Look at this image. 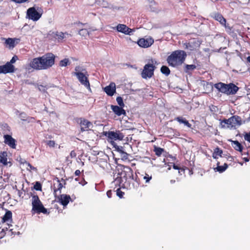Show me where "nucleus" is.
<instances>
[{
  "label": "nucleus",
  "mask_w": 250,
  "mask_h": 250,
  "mask_svg": "<svg viewBox=\"0 0 250 250\" xmlns=\"http://www.w3.org/2000/svg\"><path fill=\"white\" fill-rule=\"evenodd\" d=\"M76 121L80 125L82 132L88 131L93 127L92 123L83 118H77Z\"/></svg>",
  "instance_id": "9"
},
{
  "label": "nucleus",
  "mask_w": 250,
  "mask_h": 250,
  "mask_svg": "<svg viewBox=\"0 0 250 250\" xmlns=\"http://www.w3.org/2000/svg\"><path fill=\"white\" fill-rule=\"evenodd\" d=\"M15 71V67L10 62H6L4 65L0 66V74L13 73Z\"/></svg>",
  "instance_id": "14"
},
{
  "label": "nucleus",
  "mask_w": 250,
  "mask_h": 250,
  "mask_svg": "<svg viewBox=\"0 0 250 250\" xmlns=\"http://www.w3.org/2000/svg\"><path fill=\"white\" fill-rule=\"evenodd\" d=\"M54 181L57 182V183H54L53 186V190H54V194L55 197H57V192L58 191H60V193H61V190L62 189L63 186L62 183L61 182H62L64 184H65V181L62 178L61 181L57 177L54 179Z\"/></svg>",
  "instance_id": "15"
},
{
  "label": "nucleus",
  "mask_w": 250,
  "mask_h": 250,
  "mask_svg": "<svg viewBox=\"0 0 250 250\" xmlns=\"http://www.w3.org/2000/svg\"><path fill=\"white\" fill-rule=\"evenodd\" d=\"M42 64L41 57L34 58L31 60L30 63L28 64V69H30L31 68L36 70H44Z\"/></svg>",
  "instance_id": "11"
},
{
  "label": "nucleus",
  "mask_w": 250,
  "mask_h": 250,
  "mask_svg": "<svg viewBox=\"0 0 250 250\" xmlns=\"http://www.w3.org/2000/svg\"><path fill=\"white\" fill-rule=\"evenodd\" d=\"M32 214H48L47 209L45 208L37 195H34L32 197Z\"/></svg>",
  "instance_id": "5"
},
{
  "label": "nucleus",
  "mask_w": 250,
  "mask_h": 250,
  "mask_svg": "<svg viewBox=\"0 0 250 250\" xmlns=\"http://www.w3.org/2000/svg\"><path fill=\"white\" fill-rule=\"evenodd\" d=\"M105 135L112 141H122L125 137V135L120 130L108 131L105 133Z\"/></svg>",
  "instance_id": "10"
},
{
  "label": "nucleus",
  "mask_w": 250,
  "mask_h": 250,
  "mask_svg": "<svg viewBox=\"0 0 250 250\" xmlns=\"http://www.w3.org/2000/svg\"><path fill=\"white\" fill-rule=\"evenodd\" d=\"M196 66L195 64H186L185 66V71L188 72L189 70H193L196 68Z\"/></svg>",
  "instance_id": "37"
},
{
  "label": "nucleus",
  "mask_w": 250,
  "mask_h": 250,
  "mask_svg": "<svg viewBox=\"0 0 250 250\" xmlns=\"http://www.w3.org/2000/svg\"><path fill=\"white\" fill-rule=\"evenodd\" d=\"M34 188L37 190H41L42 187L41 184L37 182L35 186H34Z\"/></svg>",
  "instance_id": "45"
},
{
  "label": "nucleus",
  "mask_w": 250,
  "mask_h": 250,
  "mask_svg": "<svg viewBox=\"0 0 250 250\" xmlns=\"http://www.w3.org/2000/svg\"><path fill=\"white\" fill-rule=\"evenodd\" d=\"M19 163L21 164H26V163H27V162L25 160L21 158L20 160H19Z\"/></svg>",
  "instance_id": "52"
},
{
  "label": "nucleus",
  "mask_w": 250,
  "mask_h": 250,
  "mask_svg": "<svg viewBox=\"0 0 250 250\" xmlns=\"http://www.w3.org/2000/svg\"><path fill=\"white\" fill-rule=\"evenodd\" d=\"M173 167L175 169H180V167L178 166L175 165V164L173 165Z\"/></svg>",
  "instance_id": "54"
},
{
  "label": "nucleus",
  "mask_w": 250,
  "mask_h": 250,
  "mask_svg": "<svg viewBox=\"0 0 250 250\" xmlns=\"http://www.w3.org/2000/svg\"><path fill=\"white\" fill-rule=\"evenodd\" d=\"M79 183L81 184L82 186H84L87 184V182L85 181V179L83 178L82 180L79 182Z\"/></svg>",
  "instance_id": "50"
},
{
  "label": "nucleus",
  "mask_w": 250,
  "mask_h": 250,
  "mask_svg": "<svg viewBox=\"0 0 250 250\" xmlns=\"http://www.w3.org/2000/svg\"><path fill=\"white\" fill-rule=\"evenodd\" d=\"M175 182V180H170V183H171V184H173V183H174Z\"/></svg>",
  "instance_id": "56"
},
{
  "label": "nucleus",
  "mask_w": 250,
  "mask_h": 250,
  "mask_svg": "<svg viewBox=\"0 0 250 250\" xmlns=\"http://www.w3.org/2000/svg\"><path fill=\"white\" fill-rule=\"evenodd\" d=\"M214 87L220 92L227 95H234L239 89V88L232 83L227 84L219 82L214 84Z\"/></svg>",
  "instance_id": "4"
},
{
  "label": "nucleus",
  "mask_w": 250,
  "mask_h": 250,
  "mask_svg": "<svg viewBox=\"0 0 250 250\" xmlns=\"http://www.w3.org/2000/svg\"><path fill=\"white\" fill-rule=\"evenodd\" d=\"M161 71L163 74H165L167 76H168L170 73L169 68L165 65H163L161 67Z\"/></svg>",
  "instance_id": "35"
},
{
  "label": "nucleus",
  "mask_w": 250,
  "mask_h": 250,
  "mask_svg": "<svg viewBox=\"0 0 250 250\" xmlns=\"http://www.w3.org/2000/svg\"><path fill=\"white\" fill-rule=\"evenodd\" d=\"M117 175L113 182L114 185L122 188H137L140 184L137 175H134L133 171L129 167L124 166L117 169Z\"/></svg>",
  "instance_id": "1"
},
{
  "label": "nucleus",
  "mask_w": 250,
  "mask_h": 250,
  "mask_svg": "<svg viewBox=\"0 0 250 250\" xmlns=\"http://www.w3.org/2000/svg\"><path fill=\"white\" fill-rule=\"evenodd\" d=\"M79 179V178H75V180L78 181Z\"/></svg>",
  "instance_id": "59"
},
{
  "label": "nucleus",
  "mask_w": 250,
  "mask_h": 250,
  "mask_svg": "<svg viewBox=\"0 0 250 250\" xmlns=\"http://www.w3.org/2000/svg\"><path fill=\"white\" fill-rule=\"evenodd\" d=\"M174 120L177 121L180 124H184L185 125L190 128H192L191 125L188 122V120H187L185 118H183V117H177L175 118Z\"/></svg>",
  "instance_id": "29"
},
{
  "label": "nucleus",
  "mask_w": 250,
  "mask_h": 250,
  "mask_svg": "<svg viewBox=\"0 0 250 250\" xmlns=\"http://www.w3.org/2000/svg\"><path fill=\"white\" fill-rule=\"evenodd\" d=\"M70 62L68 59L65 58L60 62L59 65L62 67L70 65Z\"/></svg>",
  "instance_id": "34"
},
{
  "label": "nucleus",
  "mask_w": 250,
  "mask_h": 250,
  "mask_svg": "<svg viewBox=\"0 0 250 250\" xmlns=\"http://www.w3.org/2000/svg\"><path fill=\"white\" fill-rule=\"evenodd\" d=\"M228 166L227 164L225 163L223 166H220V162H218L217 163V167L214 168V170L215 171H218L220 173H222L226 170V169L228 168Z\"/></svg>",
  "instance_id": "31"
},
{
  "label": "nucleus",
  "mask_w": 250,
  "mask_h": 250,
  "mask_svg": "<svg viewBox=\"0 0 250 250\" xmlns=\"http://www.w3.org/2000/svg\"><path fill=\"white\" fill-rule=\"evenodd\" d=\"M79 34L81 35L84 36L85 34H88V31L86 29H82L79 30Z\"/></svg>",
  "instance_id": "43"
},
{
  "label": "nucleus",
  "mask_w": 250,
  "mask_h": 250,
  "mask_svg": "<svg viewBox=\"0 0 250 250\" xmlns=\"http://www.w3.org/2000/svg\"><path fill=\"white\" fill-rule=\"evenodd\" d=\"M17 3H21L26 1H28L29 0H12Z\"/></svg>",
  "instance_id": "47"
},
{
  "label": "nucleus",
  "mask_w": 250,
  "mask_h": 250,
  "mask_svg": "<svg viewBox=\"0 0 250 250\" xmlns=\"http://www.w3.org/2000/svg\"><path fill=\"white\" fill-rule=\"evenodd\" d=\"M75 70L76 72H74V75L77 76L81 84L84 85L87 88H90V83L88 78L83 73L80 72V67L79 66H76Z\"/></svg>",
  "instance_id": "8"
},
{
  "label": "nucleus",
  "mask_w": 250,
  "mask_h": 250,
  "mask_svg": "<svg viewBox=\"0 0 250 250\" xmlns=\"http://www.w3.org/2000/svg\"><path fill=\"white\" fill-rule=\"evenodd\" d=\"M247 61H248V62H250V56H249V57L247 58Z\"/></svg>",
  "instance_id": "57"
},
{
  "label": "nucleus",
  "mask_w": 250,
  "mask_h": 250,
  "mask_svg": "<svg viewBox=\"0 0 250 250\" xmlns=\"http://www.w3.org/2000/svg\"><path fill=\"white\" fill-rule=\"evenodd\" d=\"M8 157V154L7 151H0V167L4 166L11 167L12 163Z\"/></svg>",
  "instance_id": "12"
},
{
  "label": "nucleus",
  "mask_w": 250,
  "mask_h": 250,
  "mask_svg": "<svg viewBox=\"0 0 250 250\" xmlns=\"http://www.w3.org/2000/svg\"><path fill=\"white\" fill-rule=\"evenodd\" d=\"M80 174H81V171L79 169L76 170L75 172V175L76 176H79Z\"/></svg>",
  "instance_id": "53"
},
{
  "label": "nucleus",
  "mask_w": 250,
  "mask_h": 250,
  "mask_svg": "<svg viewBox=\"0 0 250 250\" xmlns=\"http://www.w3.org/2000/svg\"><path fill=\"white\" fill-rule=\"evenodd\" d=\"M76 156V153L74 150H72L70 153V157L71 158H75Z\"/></svg>",
  "instance_id": "48"
},
{
  "label": "nucleus",
  "mask_w": 250,
  "mask_h": 250,
  "mask_svg": "<svg viewBox=\"0 0 250 250\" xmlns=\"http://www.w3.org/2000/svg\"><path fill=\"white\" fill-rule=\"evenodd\" d=\"M211 17L219 21L221 25H225L226 20L223 17L221 14L215 12L211 15Z\"/></svg>",
  "instance_id": "22"
},
{
  "label": "nucleus",
  "mask_w": 250,
  "mask_h": 250,
  "mask_svg": "<svg viewBox=\"0 0 250 250\" xmlns=\"http://www.w3.org/2000/svg\"><path fill=\"white\" fill-rule=\"evenodd\" d=\"M27 15L29 19L33 21L39 20L42 15V13H40L35 9V7H30L27 10Z\"/></svg>",
  "instance_id": "13"
},
{
  "label": "nucleus",
  "mask_w": 250,
  "mask_h": 250,
  "mask_svg": "<svg viewBox=\"0 0 250 250\" xmlns=\"http://www.w3.org/2000/svg\"><path fill=\"white\" fill-rule=\"evenodd\" d=\"M26 165L29 167L31 170H37V168L32 166L29 162H27V163H26Z\"/></svg>",
  "instance_id": "49"
},
{
  "label": "nucleus",
  "mask_w": 250,
  "mask_h": 250,
  "mask_svg": "<svg viewBox=\"0 0 250 250\" xmlns=\"http://www.w3.org/2000/svg\"><path fill=\"white\" fill-rule=\"evenodd\" d=\"M120 188H121L120 187V188H118L116 190V194L118 197L121 198L123 197V195H124V192L121 190Z\"/></svg>",
  "instance_id": "40"
},
{
  "label": "nucleus",
  "mask_w": 250,
  "mask_h": 250,
  "mask_svg": "<svg viewBox=\"0 0 250 250\" xmlns=\"http://www.w3.org/2000/svg\"><path fill=\"white\" fill-rule=\"evenodd\" d=\"M49 138H52V136H49Z\"/></svg>",
  "instance_id": "60"
},
{
  "label": "nucleus",
  "mask_w": 250,
  "mask_h": 250,
  "mask_svg": "<svg viewBox=\"0 0 250 250\" xmlns=\"http://www.w3.org/2000/svg\"><path fill=\"white\" fill-rule=\"evenodd\" d=\"M220 121V125L221 128L229 129H236L246 123V120H243L240 116L237 115Z\"/></svg>",
  "instance_id": "2"
},
{
  "label": "nucleus",
  "mask_w": 250,
  "mask_h": 250,
  "mask_svg": "<svg viewBox=\"0 0 250 250\" xmlns=\"http://www.w3.org/2000/svg\"><path fill=\"white\" fill-rule=\"evenodd\" d=\"M44 70L52 67L55 63V56L52 53H47L41 57Z\"/></svg>",
  "instance_id": "7"
},
{
  "label": "nucleus",
  "mask_w": 250,
  "mask_h": 250,
  "mask_svg": "<svg viewBox=\"0 0 250 250\" xmlns=\"http://www.w3.org/2000/svg\"><path fill=\"white\" fill-rule=\"evenodd\" d=\"M224 26L225 28L226 29L227 31L228 32H230L232 30V27H230L229 25V24H226V22L225 23V25H222Z\"/></svg>",
  "instance_id": "44"
},
{
  "label": "nucleus",
  "mask_w": 250,
  "mask_h": 250,
  "mask_svg": "<svg viewBox=\"0 0 250 250\" xmlns=\"http://www.w3.org/2000/svg\"><path fill=\"white\" fill-rule=\"evenodd\" d=\"M115 28H116L118 32L125 35H131L133 31L132 29L129 28L124 24H118L116 27L113 28V29Z\"/></svg>",
  "instance_id": "16"
},
{
  "label": "nucleus",
  "mask_w": 250,
  "mask_h": 250,
  "mask_svg": "<svg viewBox=\"0 0 250 250\" xmlns=\"http://www.w3.org/2000/svg\"><path fill=\"white\" fill-rule=\"evenodd\" d=\"M4 142L12 148H16V140L10 135H4Z\"/></svg>",
  "instance_id": "19"
},
{
  "label": "nucleus",
  "mask_w": 250,
  "mask_h": 250,
  "mask_svg": "<svg viewBox=\"0 0 250 250\" xmlns=\"http://www.w3.org/2000/svg\"><path fill=\"white\" fill-rule=\"evenodd\" d=\"M66 160V161L69 162L70 163H71V160H69V157H67Z\"/></svg>",
  "instance_id": "55"
},
{
  "label": "nucleus",
  "mask_w": 250,
  "mask_h": 250,
  "mask_svg": "<svg viewBox=\"0 0 250 250\" xmlns=\"http://www.w3.org/2000/svg\"><path fill=\"white\" fill-rule=\"evenodd\" d=\"M79 24H83L82 23L79 22Z\"/></svg>",
  "instance_id": "61"
},
{
  "label": "nucleus",
  "mask_w": 250,
  "mask_h": 250,
  "mask_svg": "<svg viewBox=\"0 0 250 250\" xmlns=\"http://www.w3.org/2000/svg\"><path fill=\"white\" fill-rule=\"evenodd\" d=\"M117 151L120 153L121 158L122 160L125 161L128 160L129 154L123 150L122 147L121 148L118 147L117 149Z\"/></svg>",
  "instance_id": "30"
},
{
  "label": "nucleus",
  "mask_w": 250,
  "mask_h": 250,
  "mask_svg": "<svg viewBox=\"0 0 250 250\" xmlns=\"http://www.w3.org/2000/svg\"><path fill=\"white\" fill-rule=\"evenodd\" d=\"M116 101H117L118 104L119 105V106H121V107H123L125 106V104L124 103L123 98L121 97H120V96L117 97L116 98Z\"/></svg>",
  "instance_id": "39"
},
{
  "label": "nucleus",
  "mask_w": 250,
  "mask_h": 250,
  "mask_svg": "<svg viewBox=\"0 0 250 250\" xmlns=\"http://www.w3.org/2000/svg\"><path fill=\"white\" fill-rule=\"evenodd\" d=\"M20 42V39L18 38H8L5 43L8 45L9 48H14L16 44Z\"/></svg>",
  "instance_id": "23"
},
{
  "label": "nucleus",
  "mask_w": 250,
  "mask_h": 250,
  "mask_svg": "<svg viewBox=\"0 0 250 250\" xmlns=\"http://www.w3.org/2000/svg\"><path fill=\"white\" fill-rule=\"evenodd\" d=\"M152 179V176H149L148 174L146 173L145 176L144 177V179L146 181V183H148Z\"/></svg>",
  "instance_id": "42"
},
{
  "label": "nucleus",
  "mask_w": 250,
  "mask_h": 250,
  "mask_svg": "<svg viewBox=\"0 0 250 250\" xmlns=\"http://www.w3.org/2000/svg\"><path fill=\"white\" fill-rule=\"evenodd\" d=\"M111 108L114 113L118 116L122 115H125L126 114V112L125 110L123 109V107L111 105Z\"/></svg>",
  "instance_id": "21"
},
{
  "label": "nucleus",
  "mask_w": 250,
  "mask_h": 250,
  "mask_svg": "<svg viewBox=\"0 0 250 250\" xmlns=\"http://www.w3.org/2000/svg\"><path fill=\"white\" fill-rule=\"evenodd\" d=\"M55 38L59 41L62 40L64 38V34L62 32H57L55 34Z\"/></svg>",
  "instance_id": "38"
},
{
  "label": "nucleus",
  "mask_w": 250,
  "mask_h": 250,
  "mask_svg": "<svg viewBox=\"0 0 250 250\" xmlns=\"http://www.w3.org/2000/svg\"><path fill=\"white\" fill-rule=\"evenodd\" d=\"M112 194V192L111 190H109L106 192V195L107 197L109 198H111Z\"/></svg>",
  "instance_id": "51"
},
{
  "label": "nucleus",
  "mask_w": 250,
  "mask_h": 250,
  "mask_svg": "<svg viewBox=\"0 0 250 250\" xmlns=\"http://www.w3.org/2000/svg\"><path fill=\"white\" fill-rule=\"evenodd\" d=\"M241 155L243 157V159L245 162H248L250 161V157H249L250 154V148H247L243 149L242 152H241Z\"/></svg>",
  "instance_id": "27"
},
{
  "label": "nucleus",
  "mask_w": 250,
  "mask_h": 250,
  "mask_svg": "<svg viewBox=\"0 0 250 250\" xmlns=\"http://www.w3.org/2000/svg\"><path fill=\"white\" fill-rule=\"evenodd\" d=\"M44 142L50 147H55L56 145L55 141L53 140H47Z\"/></svg>",
  "instance_id": "36"
},
{
  "label": "nucleus",
  "mask_w": 250,
  "mask_h": 250,
  "mask_svg": "<svg viewBox=\"0 0 250 250\" xmlns=\"http://www.w3.org/2000/svg\"><path fill=\"white\" fill-rule=\"evenodd\" d=\"M229 141L231 143V146L235 150L240 152H242L243 146L238 141L229 140Z\"/></svg>",
  "instance_id": "25"
},
{
  "label": "nucleus",
  "mask_w": 250,
  "mask_h": 250,
  "mask_svg": "<svg viewBox=\"0 0 250 250\" xmlns=\"http://www.w3.org/2000/svg\"><path fill=\"white\" fill-rule=\"evenodd\" d=\"M185 48L190 51L196 50L199 46V45L196 42V41L189 42L184 44Z\"/></svg>",
  "instance_id": "24"
},
{
  "label": "nucleus",
  "mask_w": 250,
  "mask_h": 250,
  "mask_svg": "<svg viewBox=\"0 0 250 250\" xmlns=\"http://www.w3.org/2000/svg\"><path fill=\"white\" fill-rule=\"evenodd\" d=\"M154 42V41L151 38H147L144 39L141 38L140 39L138 42L137 43L141 47L143 48H147L150 46Z\"/></svg>",
  "instance_id": "17"
},
{
  "label": "nucleus",
  "mask_w": 250,
  "mask_h": 250,
  "mask_svg": "<svg viewBox=\"0 0 250 250\" xmlns=\"http://www.w3.org/2000/svg\"><path fill=\"white\" fill-rule=\"evenodd\" d=\"M151 63L145 65L141 73V76L143 79H147L151 78L154 75V71L156 66L154 65L153 61L150 60Z\"/></svg>",
  "instance_id": "6"
},
{
  "label": "nucleus",
  "mask_w": 250,
  "mask_h": 250,
  "mask_svg": "<svg viewBox=\"0 0 250 250\" xmlns=\"http://www.w3.org/2000/svg\"><path fill=\"white\" fill-rule=\"evenodd\" d=\"M104 91L107 95L113 96L116 92L115 84L114 83H110L109 85L104 87Z\"/></svg>",
  "instance_id": "20"
},
{
  "label": "nucleus",
  "mask_w": 250,
  "mask_h": 250,
  "mask_svg": "<svg viewBox=\"0 0 250 250\" xmlns=\"http://www.w3.org/2000/svg\"><path fill=\"white\" fill-rule=\"evenodd\" d=\"M247 121L248 122L250 121V117H249L247 119Z\"/></svg>",
  "instance_id": "58"
},
{
  "label": "nucleus",
  "mask_w": 250,
  "mask_h": 250,
  "mask_svg": "<svg viewBox=\"0 0 250 250\" xmlns=\"http://www.w3.org/2000/svg\"><path fill=\"white\" fill-rule=\"evenodd\" d=\"M19 117L22 121H27L28 123L33 122L35 120V118L27 116V114L23 112L20 113Z\"/></svg>",
  "instance_id": "28"
},
{
  "label": "nucleus",
  "mask_w": 250,
  "mask_h": 250,
  "mask_svg": "<svg viewBox=\"0 0 250 250\" xmlns=\"http://www.w3.org/2000/svg\"><path fill=\"white\" fill-rule=\"evenodd\" d=\"M56 198L58 199V202H60L63 207H65L70 201H72L70 195L65 194H61L57 196Z\"/></svg>",
  "instance_id": "18"
},
{
  "label": "nucleus",
  "mask_w": 250,
  "mask_h": 250,
  "mask_svg": "<svg viewBox=\"0 0 250 250\" xmlns=\"http://www.w3.org/2000/svg\"><path fill=\"white\" fill-rule=\"evenodd\" d=\"M187 54L185 51L177 50L173 51L167 59V63L169 66L176 67L182 65L184 62Z\"/></svg>",
  "instance_id": "3"
},
{
  "label": "nucleus",
  "mask_w": 250,
  "mask_h": 250,
  "mask_svg": "<svg viewBox=\"0 0 250 250\" xmlns=\"http://www.w3.org/2000/svg\"><path fill=\"white\" fill-rule=\"evenodd\" d=\"M223 153V150L221 149L219 147H217L215 148V149L214 150V152L212 154V157L214 159H218V156H221L222 154Z\"/></svg>",
  "instance_id": "32"
},
{
  "label": "nucleus",
  "mask_w": 250,
  "mask_h": 250,
  "mask_svg": "<svg viewBox=\"0 0 250 250\" xmlns=\"http://www.w3.org/2000/svg\"><path fill=\"white\" fill-rule=\"evenodd\" d=\"M154 151L155 153V155L157 156H160L162 153L164 151V149L162 148L157 147L156 146H154Z\"/></svg>",
  "instance_id": "33"
},
{
  "label": "nucleus",
  "mask_w": 250,
  "mask_h": 250,
  "mask_svg": "<svg viewBox=\"0 0 250 250\" xmlns=\"http://www.w3.org/2000/svg\"><path fill=\"white\" fill-rule=\"evenodd\" d=\"M17 59H18L17 56H14V57H12V58L11 59V60H10V61L9 62H10V63L11 64H12V63H14L15 62L17 61Z\"/></svg>",
  "instance_id": "46"
},
{
  "label": "nucleus",
  "mask_w": 250,
  "mask_h": 250,
  "mask_svg": "<svg viewBox=\"0 0 250 250\" xmlns=\"http://www.w3.org/2000/svg\"><path fill=\"white\" fill-rule=\"evenodd\" d=\"M12 213L10 210H7L5 212V214L2 218V222L3 223L5 222H11L12 221Z\"/></svg>",
  "instance_id": "26"
},
{
  "label": "nucleus",
  "mask_w": 250,
  "mask_h": 250,
  "mask_svg": "<svg viewBox=\"0 0 250 250\" xmlns=\"http://www.w3.org/2000/svg\"><path fill=\"white\" fill-rule=\"evenodd\" d=\"M244 139L250 143V132L245 133L244 135Z\"/></svg>",
  "instance_id": "41"
}]
</instances>
